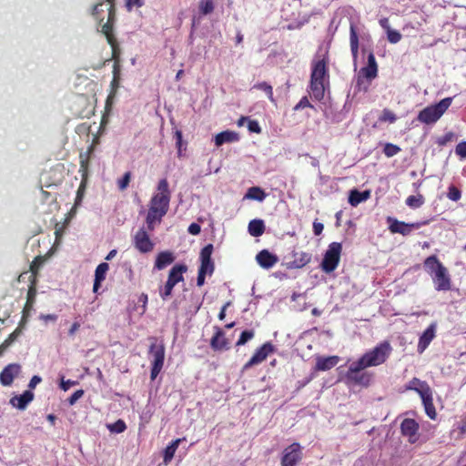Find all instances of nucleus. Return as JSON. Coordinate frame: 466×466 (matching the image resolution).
<instances>
[{
    "instance_id": "19",
    "label": "nucleus",
    "mask_w": 466,
    "mask_h": 466,
    "mask_svg": "<svg viewBox=\"0 0 466 466\" xmlns=\"http://www.w3.org/2000/svg\"><path fill=\"white\" fill-rule=\"evenodd\" d=\"M210 347L215 351L227 350L229 349V341L220 328H216V332L210 339Z\"/></svg>"
},
{
    "instance_id": "29",
    "label": "nucleus",
    "mask_w": 466,
    "mask_h": 466,
    "mask_svg": "<svg viewBox=\"0 0 466 466\" xmlns=\"http://www.w3.org/2000/svg\"><path fill=\"white\" fill-rule=\"evenodd\" d=\"M239 140V135L235 131L226 130L217 134L214 137L215 145L220 147L225 143H232Z\"/></svg>"
},
{
    "instance_id": "6",
    "label": "nucleus",
    "mask_w": 466,
    "mask_h": 466,
    "mask_svg": "<svg viewBox=\"0 0 466 466\" xmlns=\"http://www.w3.org/2000/svg\"><path fill=\"white\" fill-rule=\"evenodd\" d=\"M148 339L151 342L148 354L152 358L150 379L154 380L163 369L166 349L164 342L157 338L150 337Z\"/></svg>"
},
{
    "instance_id": "15",
    "label": "nucleus",
    "mask_w": 466,
    "mask_h": 466,
    "mask_svg": "<svg viewBox=\"0 0 466 466\" xmlns=\"http://www.w3.org/2000/svg\"><path fill=\"white\" fill-rule=\"evenodd\" d=\"M311 260V254L304 251H293L289 260L286 262L288 268H301L308 265Z\"/></svg>"
},
{
    "instance_id": "47",
    "label": "nucleus",
    "mask_w": 466,
    "mask_h": 466,
    "mask_svg": "<svg viewBox=\"0 0 466 466\" xmlns=\"http://www.w3.org/2000/svg\"><path fill=\"white\" fill-rule=\"evenodd\" d=\"M174 287L175 286L172 285L171 283H169L167 281L166 282L164 288L162 289H160V291H159V294H160V297L162 298V299L165 300L169 296H171Z\"/></svg>"
},
{
    "instance_id": "64",
    "label": "nucleus",
    "mask_w": 466,
    "mask_h": 466,
    "mask_svg": "<svg viewBox=\"0 0 466 466\" xmlns=\"http://www.w3.org/2000/svg\"><path fill=\"white\" fill-rule=\"evenodd\" d=\"M79 328H80V323L77 321L74 322L68 330V335L71 337L74 336L76 334V332L79 329Z\"/></svg>"
},
{
    "instance_id": "10",
    "label": "nucleus",
    "mask_w": 466,
    "mask_h": 466,
    "mask_svg": "<svg viewBox=\"0 0 466 466\" xmlns=\"http://www.w3.org/2000/svg\"><path fill=\"white\" fill-rule=\"evenodd\" d=\"M275 346L271 342L264 343L262 346L256 350L250 360L244 364L242 370H247L252 366L263 362L269 354L275 351Z\"/></svg>"
},
{
    "instance_id": "59",
    "label": "nucleus",
    "mask_w": 466,
    "mask_h": 466,
    "mask_svg": "<svg viewBox=\"0 0 466 466\" xmlns=\"http://www.w3.org/2000/svg\"><path fill=\"white\" fill-rule=\"evenodd\" d=\"M77 382L75 381V380H62L61 383H60V388L66 391L70 389V387L72 386H75Z\"/></svg>"
},
{
    "instance_id": "37",
    "label": "nucleus",
    "mask_w": 466,
    "mask_h": 466,
    "mask_svg": "<svg viewBox=\"0 0 466 466\" xmlns=\"http://www.w3.org/2000/svg\"><path fill=\"white\" fill-rule=\"evenodd\" d=\"M252 88L258 89V90H261V91L265 92V94L267 95L268 98L272 103H275V98H274V95H273V87L268 83H267V82H259V83L255 84Z\"/></svg>"
},
{
    "instance_id": "26",
    "label": "nucleus",
    "mask_w": 466,
    "mask_h": 466,
    "mask_svg": "<svg viewBox=\"0 0 466 466\" xmlns=\"http://www.w3.org/2000/svg\"><path fill=\"white\" fill-rule=\"evenodd\" d=\"M109 269V265L106 262L100 263L95 270V279L93 285V291L98 292L101 287V283L105 280L106 275Z\"/></svg>"
},
{
    "instance_id": "21",
    "label": "nucleus",
    "mask_w": 466,
    "mask_h": 466,
    "mask_svg": "<svg viewBox=\"0 0 466 466\" xmlns=\"http://www.w3.org/2000/svg\"><path fill=\"white\" fill-rule=\"evenodd\" d=\"M35 394L31 390H25L21 395H15L12 397L9 400V403L20 410H24L26 409L27 405L34 400Z\"/></svg>"
},
{
    "instance_id": "18",
    "label": "nucleus",
    "mask_w": 466,
    "mask_h": 466,
    "mask_svg": "<svg viewBox=\"0 0 466 466\" xmlns=\"http://www.w3.org/2000/svg\"><path fill=\"white\" fill-rule=\"evenodd\" d=\"M21 366L16 363L8 364L0 373V382L4 386H10L15 376L19 374Z\"/></svg>"
},
{
    "instance_id": "12",
    "label": "nucleus",
    "mask_w": 466,
    "mask_h": 466,
    "mask_svg": "<svg viewBox=\"0 0 466 466\" xmlns=\"http://www.w3.org/2000/svg\"><path fill=\"white\" fill-rule=\"evenodd\" d=\"M135 248L141 253H148L154 249V243L145 228H139L133 238Z\"/></svg>"
},
{
    "instance_id": "11",
    "label": "nucleus",
    "mask_w": 466,
    "mask_h": 466,
    "mask_svg": "<svg viewBox=\"0 0 466 466\" xmlns=\"http://www.w3.org/2000/svg\"><path fill=\"white\" fill-rule=\"evenodd\" d=\"M301 459V447L299 443L294 442L284 449L281 458V466H297Z\"/></svg>"
},
{
    "instance_id": "14",
    "label": "nucleus",
    "mask_w": 466,
    "mask_h": 466,
    "mask_svg": "<svg viewBox=\"0 0 466 466\" xmlns=\"http://www.w3.org/2000/svg\"><path fill=\"white\" fill-rule=\"evenodd\" d=\"M378 76V65L376 62L375 56L372 52H370L368 55V63L367 66L362 67L359 72L358 76V85H360V78L364 77L370 82L376 78Z\"/></svg>"
},
{
    "instance_id": "53",
    "label": "nucleus",
    "mask_w": 466,
    "mask_h": 466,
    "mask_svg": "<svg viewBox=\"0 0 466 466\" xmlns=\"http://www.w3.org/2000/svg\"><path fill=\"white\" fill-rule=\"evenodd\" d=\"M36 295V289L34 286H31L27 292V299H26V307H31L32 304L35 302V298Z\"/></svg>"
},
{
    "instance_id": "61",
    "label": "nucleus",
    "mask_w": 466,
    "mask_h": 466,
    "mask_svg": "<svg viewBox=\"0 0 466 466\" xmlns=\"http://www.w3.org/2000/svg\"><path fill=\"white\" fill-rule=\"evenodd\" d=\"M42 381V379L41 377L37 376V375H35L31 378L30 381H29V384H28V388L29 389H35V386L40 383Z\"/></svg>"
},
{
    "instance_id": "22",
    "label": "nucleus",
    "mask_w": 466,
    "mask_h": 466,
    "mask_svg": "<svg viewBox=\"0 0 466 466\" xmlns=\"http://www.w3.org/2000/svg\"><path fill=\"white\" fill-rule=\"evenodd\" d=\"M187 271V266L185 264L174 265L168 272L167 282L176 286L177 283L184 281V274Z\"/></svg>"
},
{
    "instance_id": "42",
    "label": "nucleus",
    "mask_w": 466,
    "mask_h": 466,
    "mask_svg": "<svg viewBox=\"0 0 466 466\" xmlns=\"http://www.w3.org/2000/svg\"><path fill=\"white\" fill-rule=\"evenodd\" d=\"M397 120L396 115L390 109L385 108L382 110L381 115L379 116V121L385 123L389 122L390 124L394 123Z\"/></svg>"
},
{
    "instance_id": "31",
    "label": "nucleus",
    "mask_w": 466,
    "mask_h": 466,
    "mask_svg": "<svg viewBox=\"0 0 466 466\" xmlns=\"http://www.w3.org/2000/svg\"><path fill=\"white\" fill-rule=\"evenodd\" d=\"M183 441H185V438L176 439V440L172 441L171 443L166 447V449L164 450V453H163V462L166 465L168 464L172 461L176 451L177 450L179 444Z\"/></svg>"
},
{
    "instance_id": "23",
    "label": "nucleus",
    "mask_w": 466,
    "mask_h": 466,
    "mask_svg": "<svg viewBox=\"0 0 466 466\" xmlns=\"http://www.w3.org/2000/svg\"><path fill=\"white\" fill-rule=\"evenodd\" d=\"M256 259L258 265L264 268H270L278 262V257L267 249L258 252Z\"/></svg>"
},
{
    "instance_id": "40",
    "label": "nucleus",
    "mask_w": 466,
    "mask_h": 466,
    "mask_svg": "<svg viewBox=\"0 0 466 466\" xmlns=\"http://www.w3.org/2000/svg\"><path fill=\"white\" fill-rule=\"evenodd\" d=\"M401 148L399 146L394 145L392 143H386L383 147V154L387 157H392L399 154Z\"/></svg>"
},
{
    "instance_id": "28",
    "label": "nucleus",
    "mask_w": 466,
    "mask_h": 466,
    "mask_svg": "<svg viewBox=\"0 0 466 466\" xmlns=\"http://www.w3.org/2000/svg\"><path fill=\"white\" fill-rule=\"evenodd\" d=\"M431 390L430 385L425 380H420L419 378H412L408 384L405 385V390H413L420 396L426 391Z\"/></svg>"
},
{
    "instance_id": "16",
    "label": "nucleus",
    "mask_w": 466,
    "mask_h": 466,
    "mask_svg": "<svg viewBox=\"0 0 466 466\" xmlns=\"http://www.w3.org/2000/svg\"><path fill=\"white\" fill-rule=\"evenodd\" d=\"M116 20V13L111 11L107 12L106 22L101 24V33L106 36L108 44H114V40L116 39L114 35V26Z\"/></svg>"
},
{
    "instance_id": "32",
    "label": "nucleus",
    "mask_w": 466,
    "mask_h": 466,
    "mask_svg": "<svg viewBox=\"0 0 466 466\" xmlns=\"http://www.w3.org/2000/svg\"><path fill=\"white\" fill-rule=\"evenodd\" d=\"M248 232L252 237H260L265 232V224L262 219H253L248 223Z\"/></svg>"
},
{
    "instance_id": "60",
    "label": "nucleus",
    "mask_w": 466,
    "mask_h": 466,
    "mask_svg": "<svg viewBox=\"0 0 466 466\" xmlns=\"http://www.w3.org/2000/svg\"><path fill=\"white\" fill-rule=\"evenodd\" d=\"M324 229V226L322 223L314 221L313 222V232L316 236H319Z\"/></svg>"
},
{
    "instance_id": "41",
    "label": "nucleus",
    "mask_w": 466,
    "mask_h": 466,
    "mask_svg": "<svg viewBox=\"0 0 466 466\" xmlns=\"http://www.w3.org/2000/svg\"><path fill=\"white\" fill-rule=\"evenodd\" d=\"M255 336V331L253 329H247L241 332L239 339L236 342V346H243L245 345L248 340L252 339Z\"/></svg>"
},
{
    "instance_id": "17",
    "label": "nucleus",
    "mask_w": 466,
    "mask_h": 466,
    "mask_svg": "<svg viewBox=\"0 0 466 466\" xmlns=\"http://www.w3.org/2000/svg\"><path fill=\"white\" fill-rule=\"evenodd\" d=\"M419 431V424L413 419H404L400 424V431L402 435L409 438L410 443H414L417 441V434Z\"/></svg>"
},
{
    "instance_id": "45",
    "label": "nucleus",
    "mask_w": 466,
    "mask_h": 466,
    "mask_svg": "<svg viewBox=\"0 0 466 466\" xmlns=\"http://www.w3.org/2000/svg\"><path fill=\"white\" fill-rule=\"evenodd\" d=\"M447 197L452 201H458L461 198V191L454 186L449 187Z\"/></svg>"
},
{
    "instance_id": "56",
    "label": "nucleus",
    "mask_w": 466,
    "mask_h": 466,
    "mask_svg": "<svg viewBox=\"0 0 466 466\" xmlns=\"http://www.w3.org/2000/svg\"><path fill=\"white\" fill-rule=\"evenodd\" d=\"M305 107H312V105L309 103L307 96H303L299 100V102L294 106V110L297 111Z\"/></svg>"
},
{
    "instance_id": "57",
    "label": "nucleus",
    "mask_w": 466,
    "mask_h": 466,
    "mask_svg": "<svg viewBox=\"0 0 466 466\" xmlns=\"http://www.w3.org/2000/svg\"><path fill=\"white\" fill-rule=\"evenodd\" d=\"M144 2L142 0H127L126 6L127 10H132L134 7H141L143 6Z\"/></svg>"
},
{
    "instance_id": "52",
    "label": "nucleus",
    "mask_w": 466,
    "mask_h": 466,
    "mask_svg": "<svg viewBox=\"0 0 466 466\" xmlns=\"http://www.w3.org/2000/svg\"><path fill=\"white\" fill-rule=\"evenodd\" d=\"M111 46L112 49V58L115 60V62H118L119 56H120V49L117 43V40H114V44H108Z\"/></svg>"
},
{
    "instance_id": "3",
    "label": "nucleus",
    "mask_w": 466,
    "mask_h": 466,
    "mask_svg": "<svg viewBox=\"0 0 466 466\" xmlns=\"http://www.w3.org/2000/svg\"><path fill=\"white\" fill-rule=\"evenodd\" d=\"M329 85V75L327 61L323 59L313 61L311 64V74L309 87L313 97L320 101L324 98L326 86Z\"/></svg>"
},
{
    "instance_id": "49",
    "label": "nucleus",
    "mask_w": 466,
    "mask_h": 466,
    "mask_svg": "<svg viewBox=\"0 0 466 466\" xmlns=\"http://www.w3.org/2000/svg\"><path fill=\"white\" fill-rule=\"evenodd\" d=\"M175 138H176V146L177 148V156H178V157H180L182 156V143H183L182 132L180 130H176Z\"/></svg>"
},
{
    "instance_id": "38",
    "label": "nucleus",
    "mask_w": 466,
    "mask_h": 466,
    "mask_svg": "<svg viewBox=\"0 0 466 466\" xmlns=\"http://www.w3.org/2000/svg\"><path fill=\"white\" fill-rule=\"evenodd\" d=\"M406 205L411 208H418L421 207L424 203V198L421 194H418L416 196L411 195L406 198Z\"/></svg>"
},
{
    "instance_id": "55",
    "label": "nucleus",
    "mask_w": 466,
    "mask_h": 466,
    "mask_svg": "<svg viewBox=\"0 0 466 466\" xmlns=\"http://www.w3.org/2000/svg\"><path fill=\"white\" fill-rule=\"evenodd\" d=\"M455 153L463 157L466 158V141L460 142L455 148Z\"/></svg>"
},
{
    "instance_id": "46",
    "label": "nucleus",
    "mask_w": 466,
    "mask_h": 466,
    "mask_svg": "<svg viewBox=\"0 0 466 466\" xmlns=\"http://www.w3.org/2000/svg\"><path fill=\"white\" fill-rule=\"evenodd\" d=\"M387 37L390 43L396 44L400 41L401 35L397 30L389 29L387 31Z\"/></svg>"
},
{
    "instance_id": "36",
    "label": "nucleus",
    "mask_w": 466,
    "mask_h": 466,
    "mask_svg": "<svg viewBox=\"0 0 466 466\" xmlns=\"http://www.w3.org/2000/svg\"><path fill=\"white\" fill-rule=\"evenodd\" d=\"M214 9V0H200L198 3V11L201 15H210Z\"/></svg>"
},
{
    "instance_id": "1",
    "label": "nucleus",
    "mask_w": 466,
    "mask_h": 466,
    "mask_svg": "<svg viewBox=\"0 0 466 466\" xmlns=\"http://www.w3.org/2000/svg\"><path fill=\"white\" fill-rule=\"evenodd\" d=\"M171 192L167 178H162L157 184V192L155 193L150 201L149 208L146 217L147 229L153 231L156 225L162 222L169 208Z\"/></svg>"
},
{
    "instance_id": "24",
    "label": "nucleus",
    "mask_w": 466,
    "mask_h": 466,
    "mask_svg": "<svg viewBox=\"0 0 466 466\" xmlns=\"http://www.w3.org/2000/svg\"><path fill=\"white\" fill-rule=\"evenodd\" d=\"M420 397L421 398L427 416L431 420H435L437 417V411L433 403L432 390L426 391Z\"/></svg>"
},
{
    "instance_id": "34",
    "label": "nucleus",
    "mask_w": 466,
    "mask_h": 466,
    "mask_svg": "<svg viewBox=\"0 0 466 466\" xmlns=\"http://www.w3.org/2000/svg\"><path fill=\"white\" fill-rule=\"evenodd\" d=\"M350 43L352 57L356 61L359 56V37L353 25H350Z\"/></svg>"
},
{
    "instance_id": "7",
    "label": "nucleus",
    "mask_w": 466,
    "mask_h": 466,
    "mask_svg": "<svg viewBox=\"0 0 466 466\" xmlns=\"http://www.w3.org/2000/svg\"><path fill=\"white\" fill-rule=\"evenodd\" d=\"M366 368L360 366L358 361H354L349 367L345 373V381L348 385H359L362 387L370 386L372 380V374L363 371Z\"/></svg>"
},
{
    "instance_id": "2",
    "label": "nucleus",
    "mask_w": 466,
    "mask_h": 466,
    "mask_svg": "<svg viewBox=\"0 0 466 466\" xmlns=\"http://www.w3.org/2000/svg\"><path fill=\"white\" fill-rule=\"evenodd\" d=\"M423 265L426 271L431 275L437 291H449L451 289V278L449 270L436 255L426 258Z\"/></svg>"
},
{
    "instance_id": "43",
    "label": "nucleus",
    "mask_w": 466,
    "mask_h": 466,
    "mask_svg": "<svg viewBox=\"0 0 466 466\" xmlns=\"http://www.w3.org/2000/svg\"><path fill=\"white\" fill-rule=\"evenodd\" d=\"M45 261V258L41 256H37L34 258V260L32 261L31 265H30V270L31 272L34 274V275H36L40 267L42 266V264L44 263Z\"/></svg>"
},
{
    "instance_id": "54",
    "label": "nucleus",
    "mask_w": 466,
    "mask_h": 466,
    "mask_svg": "<svg viewBox=\"0 0 466 466\" xmlns=\"http://www.w3.org/2000/svg\"><path fill=\"white\" fill-rule=\"evenodd\" d=\"M248 128L252 133L259 134L261 132V127H260L258 122L256 120L248 119Z\"/></svg>"
},
{
    "instance_id": "30",
    "label": "nucleus",
    "mask_w": 466,
    "mask_h": 466,
    "mask_svg": "<svg viewBox=\"0 0 466 466\" xmlns=\"http://www.w3.org/2000/svg\"><path fill=\"white\" fill-rule=\"evenodd\" d=\"M370 198V191L364 190L362 192L358 189H352L350 192L349 196V203L352 207H357L360 203L368 200Z\"/></svg>"
},
{
    "instance_id": "27",
    "label": "nucleus",
    "mask_w": 466,
    "mask_h": 466,
    "mask_svg": "<svg viewBox=\"0 0 466 466\" xmlns=\"http://www.w3.org/2000/svg\"><path fill=\"white\" fill-rule=\"evenodd\" d=\"M174 260L175 256L171 251H161L156 258L154 268L157 270H162L172 264Z\"/></svg>"
},
{
    "instance_id": "20",
    "label": "nucleus",
    "mask_w": 466,
    "mask_h": 466,
    "mask_svg": "<svg viewBox=\"0 0 466 466\" xmlns=\"http://www.w3.org/2000/svg\"><path fill=\"white\" fill-rule=\"evenodd\" d=\"M436 333V324L432 323L421 334V336L419 339L418 346H417V351L419 353L424 352V350L429 347L431 342L435 338Z\"/></svg>"
},
{
    "instance_id": "63",
    "label": "nucleus",
    "mask_w": 466,
    "mask_h": 466,
    "mask_svg": "<svg viewBox=\"0 0 466 466\" xmlns=\"http://www.w3.org/2000/svg\"><path fill=\"white\" fill-rule=\"evenodd\" d=\"M206 275H208V273L198 270V278H197V285L198 287H201L204 285Z\"/></svg>"
},
{
    "instance_id": "13",
    "label": "nucleus",
    "mask_w": 466,
    "mask_h": 466,
    "mask_svg": "<svg viewBox=\"0 0 466 466\" xmlns=\"http://www.w3.org/2000/svg\"><path fill=\"white\" fill-rule=\"evenodd\" d=\"M214 247L212 244L206 245L200 251V266L198 270L212 275L215 269L214 262L211 259Z\"/></svg>"
},
{
    "instance_id": "5",
    "label": "nucleus",
    "mask_w": 466,
    "mask_h": 466,
    "mask_svg": "<svg viewBox=\"0 0 466 466\" xmlns=\"http://www.w3.org/2000/svg\"><path fill=\"white\" fill-rule=\"evenodd\" d=\"M452 100V97H445L437 104L426 106L419 112L417 120L425 125L435 124L451 106Z\"/></svg>"
},
{
    "instance_id": "33",
    "label": "nucleus",
    "mask_w": 466,
    "mask_h": 466,
    "mask_svg": "<svg viewBox=\"0 0 466 466\" xmlns=\"http://www.w3.org/2000/svg\"><path fill=\"white\" fill-rule=\"evenodd\" d=\"M104 5H106L105 2H98L93 5L90 9V15L96 21L98 22L99 25H101L105 20V10L103 8Z\"/></svg>"
},
{
    "instance_id": "58",
    "label": "nucleus",
    "mask_w": 466,
    "mask_h": 466,
    "mask_svg": "<svg viewBox=\"0 0 466 466\" xmlns=\"http://www.w3.org/2000/svg\"><path fill=\"white\" fill-rule=\"evenodd\" d=\"M187 231L191 235H198L201 231V228L198 223H191L187 228Z\"/></svg>"
},
{
    "instance_id": "4",
    "label": "nucleus",
    "mask_w": 466,
    "mask_h": 466,
    "mask_svg": "<svg viewBox=\"0 0 466 466\" xmlns=\"http://www.w3.org/2000/svg\"><path fill=\"white\" fill-rule=\"evenodd\" d=\"M393 349L388 340L377 344L372 350L365 352L357 361L360 366L370 368L384 364L391 355Z\"/></svg>"
},
{
    "instance_id": "62",
    "label": "nucleus",
    "mask_w": 466,
    "mask_h": 466,
    "mask_svg": "<svg viewBox=\"0 0 466 466\" xmlns=\"http://www.w3.org/2000/svg\"><path fill=\"white\" fill-rule=\"evenodd\" d=\"M20 330L16 329L14 332H12L7 339H5V342L9 344V346L17 339Z\"/></svg>"
},
{
    "instance_id": "39",
    "label": "nucleus",
    "mask_w": 466,
    "mask_h": 466,
    "mask_svg": "<svg viewBox=\"0 0 466 466\" xmlns=\"http://www.w3.org/2000/svg\"><path fill=\"white\" fill-rule=\"evenodd\" d=\"M90 157L91 156H89V153L86 152H81L79 155V171L82 172L83 177L87 174Z\"/></svg>"
},
{
    "instance_id": "48",
    "label": "nucleus",
    "mask_w": 466,
    "mask_h": 466,
    "mask_svg": "<svg viewBox=\"0 0 466 466\" xmlns=\"http://www.w3.org/2000/svg\"><path fill=\"white\" fill-rule=\"evenodd\" d=\"M130 179H131V172L127 171L124 174L123 177L118 180V182H117L118 188L120 190H125L128 187Z\"/></svg>"
},
{
    "instance_id": "25",
    "label": "nucleus",
    "mask_w": 466,
    "mask_h": 466,
    "mask_svg": "<svg viewBox=\"0 0 466 466\" xmlns=\"http://www.w3.org/2000/svg\"><path fill=\"white\" fill-rule=\"evenodd\" d=\"M339 362L338 356H330V357H318L316 359L315 370L317 371H326L331 370L335 367Z\"/></svg>"
},
{
    "instance_id": "51",
    "label": "nucleus",
    "mask_w": 466,
    "mask_h": 466,
    "mask_svg": "<svg viewBox=\"0 0 466 466\" xmlns=\"http://www.w3.org/2000/svg\"><path fill=\"white\" fill-rule=\"evenodd\" d=\"M85 391L83 390H76L68 399L67 402L70 406L74 405L80 398L84 396Z\"/></svg>"
},
{
    "instance_id": "9",
    "label": "nucleus",
    "mask_w": 466,
    "mask_h": 466,
    "mask_svg": "<svg viewBox=\"0 0 466 466\" xmlns=\"http://www.w3.org/2000/svg\"><path fill=\"white\" fill-rule=\"evenodd\" d=\"M387 221L390 224L389 229L392 234L398 233L402 236H408L411 233L412 229H418L429 223L428 220L406 223L390 217L387 218Z\"/></svg>"
},
{
    "instance_id": "50",
    "label": "nucleus",
    "mask_w": 466,
    "mask_h": 466,
    "mask_svg": "<svg viewBox=\"0 0 466 466\" xmlns=\"http://www.w3.org/2000/svg\"><path fill=\"white\" fill-rule=\"evenodd\" d=\"M127 429V425L125 423L124 420H118L117 421H116L111 427H110V430L112 431H115L116 433H121L123 431H125V430Z\"/></svg>"
},
{
    "instance_id": "44",
    "label": "nucleus",
    "mask_w": 466,
    "mask_h": 466,
    "mask_svg": "<svg viewBox=\"0 0 466 466\" xmlns=\"http://www.w3.org/2000/svg\"><path fill=\"white\" fill-rule=\"evenodd\" d=\"M455 138V134L453 132H447L446 134H444L442 137H440L438 139H437V144L440 146V147H443L445 146L446 144H448L449 142H451L453 141Z\"/></svg>"
},
{
    "instance_id": "8",
    "label": "nucleus",
    "mask_w": 466,
    "mask_h": 466,
    "mask_svg": "<svg viewBox=\"0 0 466 466\" xmlns=\"http://www.w3.org/2000/svg\"><path fill=\"white\" fill-rule=\"evenodd\" d=\"M342 246L339 242H332L326 250L320 267L325 273L333 272L339 266Z\"/></svg>"
},
{
    "instance_id": "35",
    "label": "nucleus",
    "mask_w": 466,
    "mask_h": 466,
    "mask_svg": "<svg viewBox=\"0 0 466 466\" xmlns=\"http://www.w3.org/2000/svg\"><path fill=\"white\" fill-rule=\"evenodd\" d=\"M245 198H248V199L263 201L266 198V194L263 191V189H261L260 187H251L248 189V192L246 193Z\"/></svg>"
}]
</instances>
